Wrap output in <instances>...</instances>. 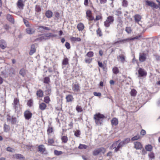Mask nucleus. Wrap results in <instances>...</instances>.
<instances>
[{
    "label": "nucleus",
    "mask_w": 160,
    "mask_h": 160,
    "mask_svg": "<svg viewBox=\"0 0 160 160\" xmlns=\"http://www.w3.org/2000/svg\"><path fill=\"white\" fill-rule=\"evenodd\" d=\"M123 146V142H122L120 140H119L114 142L112 145L110 146V149H115L114 152H117Z\"/></svg>",
    "instance_id": "f257e3e1"
},
{
    "label": "nucleus",
    "mask_w": 160,
    "mask_h": 160,
    "mask_svg": "<svg viewBox=\"0 0 160 160\" xmlns=\"http://www.w3.org/2000/svg\"><path fill=\"white\" fill-rule=\"evenodd\" d=\"M104 118L105 117L103 115L99 113L95 114L94 117L95 122L97 125H100L102 124Z\"/></svg>",
    "instance_id": "f03ea898"
},
{
    "label": "nucleus",
    "mask_w": 160,
    "mask_h": 160,
    "mask_svg": "<svg viewBox=\"0 0 160 160\" xmlns=\"http://www.w3.org/2000/svg\"><path fill=\"white\" fill-rule=\"evenodd\" d=\"M114 20V17L113 16H109L104 22V25L105 27H109L110 25L113 22Z\"/></svg>",
    "instance_id": "7ed1b4c3"
},
{
    "label": "nucleus",
    "mask_w": 160,
    "mask_h": 160,
    "mask_svg": "<svg viewBox=\"0 0 160 160\" xmlns=\"http://www.w3.org/2000/svg\"><path fill=\"white\" fill-rule=\"evenodd\" d=\"M72 90L74 92H78L80 91L79 84L77 83L73 84L72 85Z\"/></svg>",
    "instance_id": "20e7f679"
},
{
    "label": "nucleus",
    "mask_w": 160,
    "mask_h": 160,
    "mask_svg": "<svg viewBox=\"0 0 160 160\" xmlns=\"http://www.w3.org/2000/svg\"><path fill=\"white\" fill-rule=\"evenodd\" d=\"M105 151V149L103 148H101L98 149L94 150L92 152L93 155L96 156L98 155L100 152L104 153Z\"/></svg>",
    "instance_id": "39448f33"
},
{
    "label": "nucleus",
    "mask_w": 160,
    "mask_h": 160,
    "mask_svg": "<svg viewBox=\"0 0 160 160\" xmlns=\"http://www.w3.org/2000/svg\"><path fill=\"white\" fill-rule=\"evenodd\" d=\"M13 107L15 111L18 110V107L19 105V99L17 98L14 99L13 103L12 104Z\"/></svg>",
    "instance_id": "423d86ee"
},
{
    "label": "nucleus",
    "mask_w": 160,
    "mask_h": 160,
    "mask_svg": "<svg viewBox=\"0 0 160 160\" xmlns=\"http://www.w3.org/2000/svg\"><path fill=\"white\" fill-rule=\"evenodd\" d=\"M26 1V0H18L17 3V7L19 9H22Z\"/></svg>",
    "instance_id": "0eeeda50"
},
{
    "label": "nucleus",
    "mask_w": 160,
    "mask_h": 160,
    "mask_svg": "<svg viewBox=\"0 0 160 160\" xmlns=\"http://www.w3.org/2000/svg\"><path fill=\"white\" fill-rule=\"evenodd\" d=\"M138 72L139 76L142 77L146 76L147 75V72L143 69L141 68H139L138 70Z\"/></svg>",
    "instance_id": "6e6552de"
},
{
    "label": "nucleus",
    "mask_w": 160,
    "mask_h": 160,
    "mask_svg": "<svg viewBox=\"0 0 160 160\" xmlns=\"http://www.w3.org/2000/svg\"><path fill=\"white\" fill-rule=\"evenodd\" d=\"M146 2L147 5L151 7H153L154 8L157 9L158 8V5H157L156 4L153 2L148 0H147L146 1Z\"/></svg>",
    "instance_id": "1a4fd4ad"
},
{
    "label": "nucleus",
    "mask_w": 160,
    "mask_h": 160,
    "mask_svg": "<svg viewBox=\"0 0 160 160\" xmlns=\"http://www.w3.org/2000/svg\"><path fill=\"white\" fill-rule=\"evenodd\" d=\"M24 116L27 120L29 119L32 117V113L29 110H26L24 112Z\"/></svg>",
    "instance_id": "9d476101"
},
{
    "label": "nucleus",
    "mask_w": 160,
    "mask_h": 160,
    "mask_svg": "<svg viewBox=\"0 0 160 160\" xmlns=\"http://www.w3.org/2000/svg\"><path fill=\"white\" fill-rule=\"evenodd\" d=\"M27 33L29 34H32L35 32V29L34 28L30 27L26 30Z\"/></svg>",
    "instance_id": "9b49d317"
},
{
    "label": "nucleus",
    "mask_w": 160,
    "mask_h": 160,
    "mask_svg": "<svg viewBox=\"0 0 160 160\" xmlns=\"http://www.w3.org/2000/svg\"><path fill=\"white\" fill-rule=\"evenodd\" d=\"M147 58L146 54L144 53H140L139 56V60L140 62H144Z\"/></svg>",
    "instance_id": "f8f14e48"
},
{
    "label": "nucleus",
    "mask_w": 160,
    "mask_h": 160,
    "mask_svg": "<svg viewBox=\"0 0 160 160\" xmlns=\"http://www.w3.org/2000/svg\"><path fill=\"white\" fill-rule=\"evenodd\" d=\"M134 148L136 149H141L142 148L141 143L139 142H134Z\"/></svg>",
    "instance_id": "ddd939ff"
},
{
    "label": "nucleus",
    "mask_w": 160,
    "mask_h": 160,
    "mask_svg": "<svg viewBox=\"0 0 160 160\" xmlns=\"http://www.w3.org/2000/svg\"><path fill=\"white\" fill-rule=\"evenodd\" d=\"M13 156V158L21 160L24 158L23 156L20 154H15Z\"/></svg>",
    "instance_id": "4468645a"
},
{
    "label": "nucleus",
    "mask_w": 160,
    "mask_h": 160,
    "mask_svg": "<svg viewBox=\"0 0 160 160\" xmlns=\"http://www.w3.org/2000/svg\"><path fill=\"white\" fill-rule=\"evenodd\" d=\"M77 28L79 31H82L84 29V26L82 23L80 22L78 24Z\"/></svg>",
    "instance_id": "2eb2a0df"
},
{
    "label": "nucleus",
    "mask_w": 160,
    "mask_h": 160,
    "mask_svg": "<svg viewBox=\"0 0 160 160\" xmlns=\"http://www.w3.org/2000/svg\"><path fill=\"white\" fill-rule=\"evenodd\" d=\"M38 151L41 152H44L45 151V148L43 145H40L38 147Z\"/></svg>",
    "instance_id": "dca6fc26"
},
{
    "label": "nucleus",
    "mask_w": 160,
    "mask_h": 160,
    "mask_svg": "<svg viewBox=\"0 0 160 160\" xmlns=\"http://www.w3.org/2000/svg\"><path fill=\"white\" fill-rule=\"evenodd\" d=\"M67 102H71L73 99V96L72 95L69 94L66 96V97Z\"/></svg>",
    "instance_id": "f3484780"
},
{
    "label": "nucleus",
    "mask_w": 160,
    "mask_h": 160,
    "mask_svg": "<svg viewBox=\"0 0 160 160\" xmlns=\"http://www.w3.org/2000/svg\"><path fill=\"white\" fill-rule=\"evenodd\" d=\"M70 40L71 41L73 42H80L81 41V39L79 38H76L73 37H72L70 38Z\"/></svg>",
    "instance_id": "a211bd4d"
},
{
    "label": "nucleus",
    "mask_w": 160,
    "mask_h": 160,
    "mask_svg": "<svg viewBox=\"0 0 160 160\" xmlns=\"http://www.w3.org/2000/svg\"><path fill=\"white\" fill-rule=\"evenodd\" d=\"M36 50L35 48V46L34 45H32L31 46V49L29 52V55H32L35 52Z\"/></svg>",
    "instance_id": "6ab92c4d"
},
{
    "label": "nucleus",
    "mask_w": 160,
    "mask_h": 160,
    "mask_svg": "<svg viewBox=\"0 0 160 160\" xmlns=\"http://www.w3.org/2000/svg\"><path fill=\"white\" fill-rule=\"evenodd\" d=\"M7 18L9 22H10L13 23H14V19L12 15L9 14H8L7 15Z\"/></svg>",
    "instance_id": "aec40b11"
},
{
    "label": "nucleus",
    "mask_w": 160,
    "mask_h": 160,
    "mask_svg": "<svg viewBox=\"0 0 160 160\" xmlns=\"http://www.w3.org/2000/svg\"><path fill=\"white\" fill-rule=\"evenodd\" d=\"M111 124L112 125L116 126L118 124V120L116 118H113L111 121Z\"/></svg>",
    "instance_id": "412c9836"
},
{
    "label": "nucleus",
    "mask_w": 160,
    "mask_h": 160,
    "mask_svg": "<svg viewBox=\"0 0 160 160\" xmlns=\"http://www.w3.org/2000/svg\"><path fill=\"white\" fill-rule=\"evenodd\" d=\"M52 12L50 10L47 11L45 13V15L48 18H50L52 17Z\"/></svg>",
    "instance_id": "4be33fe9"
},
{
    "label": "nucleus",
    "mask_w": 160,
    "mask_h": 160,
    "mask_svg": "<svg viewBox=\"0 0 160 160\" xmlns=\"http://www.w3.org/2000/svg\"><path fill=\"white\" fill-rule=\"evenodd\" d=\"M141 16L138 15L136 14L134 16V19L136 22L138 23V22L141 20Z\"/></svg>",
    "instance_id": "5701e85b"
},
{
    "label": "nucleus",
    "mask_w": 160,
    "mask_h": 160,
    "mask_svg": "<svg viewBox=\"0 0 160 160\" xmlns=\"http://www.w3.org/2000/svg\"><path fill=\"white\" fill-rule=\"evenodd\" d=\"M46 105L43 102L41 103L39 105V108L40 109L42 110H44L46 109Z\"/></svg>",
    "instance_id": "b1692460"
},
{
    "label": "nucleus",
    "mask_w": 160,
    "mask_h": 160,
    "mask_svg": "<svg viewBox=\"0 0 160 160\" xmlns=\"http://www.w3.org/2000/svg\"><path fill=\"white\" fill-rule=\"evenodd\" d=\"M36 94L39 97H42L43 96V93L42 90L39 89L37 91Z\"/></svg>",
    "instance_id": "393cba45"
},
{
    "label": "nucleus",
    "mask_w": 160,
    "mask_h": 160,
    "mask_svg": "<svg viewBox=\"0 0 160 160\" xmlns=\"http://www.w3.org/2000/svg\"><path fill=\"white\" fill-rule=\"evenodd\" d=\"M117 59L118 60L120 59L122 62H124L125 60V56L123 54H121L118 56Z\"/></svg>",
    "instance_id": "a878e982"
},
{
    "label": "nucleus",
    "mask_w": 160,
    "mask_h": 160,
    "mask_svg": "<svg viewBox=\"0 0 160 160\" xmlns=\"http://www.w3.org/2000/svg\"><path fill=\"white\" fill-rule=\"evenodd\" d=\"M145 148L147 151L151 152L152 149V147L151 145L148 144L146 145Z\"/></svg>",
    "instance_id": "bb28decb"
},
{
    "label": "nucleus",
    "mask_w": 160,
    "mask_h": 160,
    "mask_svg": "<svg viewBox=\"0 0 160 160\" xmlns=\"http://www.w3.org/2000/svg\"><path fill=\"white\" fill-rule=\"evenodd\" d=\"M3 128L4 131L6 132H8L10 129V128L9 126V125H7L5 123L4 124V125Z\"/></svg>",
    "instance_id": "cd10ccee"
},
{
    "label": "nucleus",
    "mask_w": 160,
    "mask_h": 160,
    "mask_svg": "<svg viewBox=\"0 0 160 160\" xmlns=\"http://www.w3.org/2000/svg\"><path fill=\"white\" fill-rule=\"evenodd\" d=\"M130 41L129 38H128L125 39L120 40L119 41V42H120V43L123 44L129 42Z\"/></svg>",
    "instance_id": "c85d7f7f"
},
{
    "label": "nucleus",
    "mask_w": 160,
    "mask_h": 160,
    "mask_svg": "<svg viewBox=\"0 0 160 160\" xmlns=\"http://www.w3.org/2000/svg\"><path fill=\"white\" fill-rule=\"evenodd\" d=\"M130 95L132 96L135 97L136 95L137 92L136 90L133 89L131 90L130 92Z\"/></svg>",
    "instance_id": "c756f323"
},
{
    "label": "nucleus",
    "mask_w": 160,
    "mask_h": 160,
    "mask_svg": "<svg viewBox=\"0 0 160 160\" xmlns=\"http://www.w3.org/2000/svg\"><path fill=\"white\" fill-rule=\"evenodd\" d=\"M88 146L85 144H80L78 147V148L80 149H86Z\"/></svg>",
    "instance_id": "7c9ffc66"
},
{
    "label": "nucleus",
    "mask_w": 160,
    "mask_h": 160,
    "mask_svg": "<svg viewBox=\"0 0 160 160\" xmlns=\"http://www.w3.org/2000/svg\"><path fill=\"white\" fill-rule=\"evenodd\" d=\"M61 140L62 142L64 143H66L67 142L68 139V138L66 136H63L61 138Z\"/></svg>",
    "instance_id": "2f4dec72"
},
{
    "label": "nucleus",
    "mask_w": 160,
    "mask_h": 160,
    "mask_svg": "<svg viewBox=\"0 0 160 160\" xmlns=\"http://www.w3.org/2000/svg\"><path fill=\"white\" fill-rule=\"evenodd\" d=\"M68 64V59L67 58H65L63 60L62 64V65H67Z\"/></svg>",
    "instance_id": "473e14b6"
},
{
    "label": "nucleus",
    "mask_w": 160,
    "mask_h": 160,
    "mask_svg": "<svg viewBox=\"0 0 160 160\" xmlns=\"http://www.w3.org/2000/svg\"><path fill=\"white\" fill-rule=\"evenodd\" d=\"M47 40L46 37V36H45L44 35L40 37L37 38L36 39V40L37 41H42V40Z\"/></svg>",
    "instance_id": "72a5a7b5"
},
{
    "label": "nucleus",
    "mask_w": 160,
    "mask_h": 160,
    "mask_svg": "<svg viewBox=\"0 0 160 160\" xmlns=\"http://www.w3.org/2000/svg\"><path fill=\"white\" fill-rule=\"evenodd\" d=\"M19 73L22 76L24 77L26 73L25 70L24 68H22L20 71Z\"/></svg>",
    "instance_id": "f704fd0d"
},
{
    "label": "nucleus",
    "mask_w": 160,
    "mask_h": 160,
    "mask_svg": "<svg viewBox=\"0 0 160 160\" xmlns=\"http://www.w3.org/2000/svg\"><path fill=\"white\" fill-rule=\"evenodd\" d=\"M76 109L78 112H81L83 111L82 107L79 105H77L76 108Z\"/></svg>",
    "instance_id": "c9c22d12"
},
{
    "label": "nucleus",
    "mask_w": 160,
    "mask_h": 160,
    "mask_svg": "<svg viewBox=\"0 0 160 160\" xmlns=\"http://www.w3.org/2000/svg\"><path fill=\"white\" fill-rule=\"evenodd\" d=\"M130 140L129 138H126L124 139L123 140L121 141L122 142H123V145L124 146L125 144H126L128 143Z\"/></svg>",
    "instance_id": "e433bc0d"
},
{
    "label": "nucleus",
    "mask_w": 160,
    "mask_h": 160,
    "mask_svg": "<svg viewBox=\"0 0 160 160\" xmlns=\"http://www.w3.org/2000/svg\"><path fill=\"white\" fill-rule=\"evenodd\" d=\"M44 101L45 103H48L50 101V98L48 96L45 97L44 98Z\"/></svg>",
    "instance_id": "4c0bfd02"
},
{
    "label": "nucleus",
    "mask_w": 160,
    "mask_h": 160,
    "mask_svg": "<svg viewBox=\"0 0 160 160\" xmlns=\"http://www.w3.org/2000/svg\"><path fill=\"white\" fill-rule=\"evenodd\" d=\"M43 82L45 83H48L50 82V79L49 77H45L44 79Z\"/></svg>",
    "instance_id": "58836bf2"
},
{
    "label": "nucleus",
    "mask_w": 160,
    "mask_h": 160,
    "mask_svg": "<svg viewBox=\"0 0 160 160\" xmlns=\"http://www.w3.org/2000/svg\"><path fill=\"white\" fill-rule=\"evenodd\" d=\"M113 13H114L117 16H119L122 13V12L120 11V10L118 9L116 11H114Z\"/></svg>",
    "instance_id": "ea45409f"
},
{
    "label": "nucleus",
    "mask_w": 160,
    "mask_h": 160,
    "mask_svg": "<svg viewBox=\"0 0 160 160\" xmlns=\"http://www.w3.org/2000/svg\"><path fill=\"white\" fill-rule=\"evenodd\" d=\"M96 32L97 35L99 36L100 37H101L102 36V33L101 30L99 28L97 30Z\"/></svg>",
    "instance_id": "a19ab883"
},
{
    "label": "nucleus",
    "mask_w": 160,
    "mask_h": 160,
    "mask_svg": "<svg viewBox=\"0 0 160 160\" xmlns=\"http://www.w3.org/2000/svg\"><path fill=\"white\" fill-rule=\"evenodd\" d=\"M54 153L56 155H59L62 154L63 152L61 151H58L57 150H55L54 151Z\"/></svg>",
    "instance_id": "79ce46f5"
},
{
    "label": "nucleus",
    "mask_w": 160,
    "mask_h": 160,
    "mask_svg": "<svg viewBox=\"0 0 160 160\" xmlns=\"http://www.w3.org/2000/svg\"><path fill=\"white\" fill-rule=\"evenodd\" d=\"M80 131L79 130H77L74 132V135L77 137H79L80 135Z\"/></svg>",
    "instance_id": "37998d69"
},
{
    "label": "nucleus",
    "mask_w": 160,
    "mask_h": 160,
    "mask_svg": "<svg viewBox=\"0 0 160 160\" xmlns=\"http://www.w3.org/2000/svg\"><path fill=\"white\" fill-rule=\"evenodd\" d=\"M53 131V128L52 127H49L47 130V132L48 134L52 133Z\"/></svg>",
    "instance_id": "c03bdc74"
},
{
    "label": "nucleus",
    "mask_w": 160,
    "mask_h": 160,
    "mask_svg": "<svg viewBox=\"0 0 160 160\" xmlns=\"http://www.w3.org/2000/svg\"><path fill=\"white\" fill-rule=\"evenodd\" d=\"M1 74L5 78H6L8 76L6 70L2 71L1 72Z\"/></svg>",
    "instance_id": "a18cd8bd"
},
{
    "label": "nucleus",
    "mask_w": 160,
    "mask_h": 160,
    "mask_svg": "<svg viewBox=\"0 0 160 160\" xmlns=\"http://www.w3.org/2000/svg\"><path fill=\"white\" fill-rule=\"evenodd\" d=\"M86 56L89 58L92 57L93 56V52L91 51L87 53Z\"/></svg>",
    "instance_id": "49530a36"
},
{
    "label": "nucleus",
    "mask_w": 160,
    "mask_h": 160,
    "mask_svg": "<svg viewBox=\"0 0 160 160\" xmlns=\"http://www.w3.org/2000/svg\"><path fill=\"white\" fill-rule=\"evenodd\" d=\"M140 37H141V36L139 35L133 38H129L130 41H133L135 39H138Z\"/></svg>",
    "instance_id": "de8ad7c7"
},
{
    "label": "nucleus",
    "mask_w": 160,
    "mask_h": 160,
    "mask_svg": "<svg viewBox=\"0 0 160 160\" xmlns=\"http://www.w3.org/2000/svg\"><path fill=\"white\" fill-rule=\"evenodd\" d=\"M113 72L115 74H117L119 72L118 68L117 67H114L112 69Z\"/></svg>",
    "instance_id": "09e8293b"
},
{
    "label": "nucleus",
    "mask_w": 160,
    "mask_h": 160,
    "mask_svg": "<svg viewBox=\"0 0 160 160\" xmlns=\"http://www.w3.org/2000/svg\"><path fill=\"white\" fill-rule=\"evenodd\" d=\"M140 138V136L139 135H137L134 137H132L131 140L132 141H135L139 139Z\"/></svg>",
    "instance_id": "8fccbe9b"
},
{
    "label": "nucleus",
    "mask_w": 160,
    "mask_h": 160,
    "mask_svg": "<svg viewBox=\"0 0 160 160\" xmlns=\"http://www.w3.org/2000/svg\"><path fill=\"white\" fill-rule=\"evenodd\" d=\"M16 118L15 117H12V118L11 122L12 124H15L16 122Z\"/></svg>",
    "instance_id": "3c124183"
},
{
    "label": "nucleus",
    "mask_w": 160,
    "mask_h": 160,
    "mask_svg": "<svg viewBox=\"0 0 160 160\" xmlns=\"http://www.w3.org/2000/svg\"><path fill=\"white\" fill-rule=\"evenodd\" d=\"M154 56L156 61H160V56L157 54H154Z\"/></svg>",
    "instance_id": "603ef678"
},
{
    "label": "nucleus",
    "mask_w": 160,
    "mask_h": 160,
    "mask_svg": "<svg viewBox=\"0 0 160 160\" xmlns=\"http://www.w3.org/2000/svg\"><path fill=\"white\" fill-rule=\"evenodd\" d=\"M148 156L149 158L152 159H154L155 158L154 154L152 152H151L148 154Z\"/></svg>",
    "instance_id": "864d4df0"
},
{
    "label": "nucleus",
    "mask_w": 160,
    "mask_h": 160,
    "mask_svg": "<svg viewBox=\"0 0 160 160\" xmlns=\"http://www.w3.org/2000/svg\"><path fill=\"white\" fill-rule=\"evenodd\" d=\"M41 11V8L40 6L36 5L35 7V11L37 12H39Z\"/></svg>",
    "instance_id": "5fc2aeb1"
},
{
    "label": "nucleus",
    "mask_w": 160,
    "mask_h": 160,
    "mask_svg": "<svg viewBox=\"0 0 160 160\" xmlns=\"http://www.w3.org/2000/svg\"><path fill=\"white\" fill-rule=\"evenodd\" d=\"M128 2L125 0H123L122 2V5L123 7H126L128 6Z\"/></svg>",
    "instance_id": "6e6d98bb"
},
{
    "label": "nucleus",
    "mask_w": 160,
    "mask_h": 160,
    "mask_svg": "<svg viewBox=\"0 0 160 160\" xmlns=\"http://www.w3.org/2000/svg\"><path fill=\"white\" fill-rule=\"evenodd\" d=\"M38 29L40 31L43 32L44 31V26H38Z\"/></svg>",
    "instance_id": "4d7b16f0"
},
{
    "label": "nucleus",
    "mask_w": 160,
    "mask_h": 160,
    "mask_svg": "<svg viewBox=\"0 0 160 160\" xmlns=\"http://www.w3.org/2000/svg\"><path fill=\"white\" fill-rule=\"evenodd\" d=\"M54 142L53 139L52 138H49L48 139V143L49 145L53 143Z\"/></svg>",
    "instance_id": "13d9d810"
},
{
    "label": "nucleus",
    "mask_w": 160,
    "mask_h": 160,
    "mask_svg": "<svg viewBox=\"0 0 160 160\" xmlns=\"http://www.w3.org/2000/svg\"><path fill=\"white\" fill-rule=\"evenodd\" d=\"M125 31L128 33H130L131 32L132 30L130 27H126L125 29Z\"/></svg>",
    "instance_id": "bf43d9fd"
},
{
    "label": "nucleus",
    "mask_w": 160,
    "mask_h": 160,
    "mask_svg": "<svg viewBox=\"0 0 160 160\" xmlns=\"http://www.w3.org/2000/svg\"><path fill=\"white\" fill-rule=\"evenodd\" d=\"M33 101L32 100H30L27 102V105L29 107H31Z\"/></svg>",
    "instance_id": "052dcab7"
},
{
    "label": "nucleus",
    "mask_w": 160,
    "mask_h": 160,
    "mask_svg": "<svg viewBox=\"0 0 160 160\" xmlns=\"http://www.w3.org/2000/svg\"><path fill=\"white\" fill-rule=\"evenodd\" d=\"M92 59L90 58H86L85 59V62L86 63H90L92 61Z\"/></svg>",
    "instance_id": "680f3d73"
},
{
    "label": "nucleus",
    "mask_w": 160,
    "mask_h": 160,
    "mask_svg": "<svg viewBox=\"0 0 160 160\" xmlns=\"http://www.w3.org/2000/svg\"><path fill=\"white\" fill-rule=\"evenodd\" d=\"M65 46L67 49H69L70 48V44L68 42H66Z\"/></svg>",
    "instance_id": "e2e57ef3"
},
{
    "label": "nucleus",
    "mask_w": 160,
    "mask_h": 160,
    "mask_svg": "<svg viewBox=\"0 0 160 160\" xmlns=\"http://www.w3.org/2000/svg\"><path fill=\"white\" fill-rule=\"evenodd\" d=\"M6 150L7 151L11 152H12L14 151V149L10 148V147H7V148H6Z\"/></svg>",
    "instance_id": "0e129e2a"
},
{
    "label": "nucleus",
    "mask_w": 160,
    "mask_h": 160,
    "mask_svg": "<svg viewBox=\"0 0 160 160\" xmlns=\"http://www.w3.org/2000/svg\"><path fill=\"white\" fill-rule=\"evenodd\" d=\"M93 94L94 96H100L101 95V93L100 92H94L93 93Z\"/></svg>",
    "instance_id": "69168bd1"
},
{
    "label": "nucleus",
    "mask_w": 160,
    "mask_h": 160,
    "mask_svg": "<svg viewBox=\"0 0 160 160\" xmlns=\"http://www.w3.org/2000/svg\"><path fill=\"white\" fill-rule=\"evenodd\" d=\"M4 28L5 30H8L9 29L10 27L9 25L6 24L4 26Z\"/></svg>",
    "instance_id": "338daca9"
},
{
    "label": "nucleus",
    "mask_w": 160,
    "mask_h": 160,
    "mask_svg": "<svg viewBox=\"0 0 160 160\" xmlns=\"http://www.w3.org/2000/svg\"><path fill=\"white\" fill-rule=\"evenodd\" d=\"M60 14L58 12H56L55 13V16L57 19H58Z\"/></svg>",
    "instance_id": "774afa93"
}]
</instances>
